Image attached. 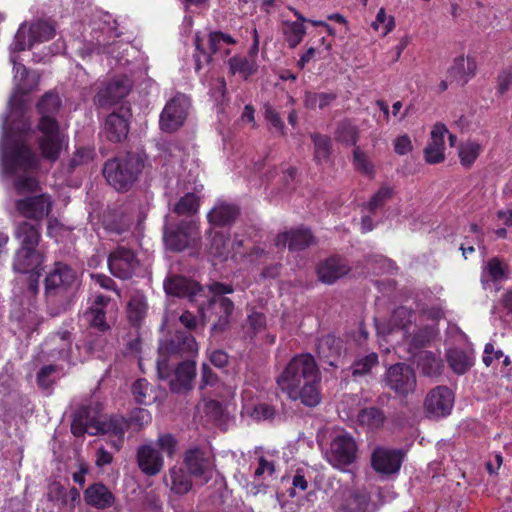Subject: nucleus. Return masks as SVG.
Wrapping results in <instances>:
<instances>
[{
  "mask_svg": "<svg viewBox=\"0 0 512 512\" xmlns=\"http://www.w3.org/2000/svg\"><path fill=\"white\" fill-rule=\"evenodd\" d=\"M319 383V369L309 353L295 355L276 377L278 389L288 399L300 400L307 407H315L320 403Z\"/></svg>",
  "mask_w": 512,
  "mask_h": 512,
  "instance_id": "1",
  "label": "nucleus"
},
{
  "mask_svg": "<svg viewBox=\"0 0 512 512\" xmlns=\"http://www.w3.org/2000/svg\"><path fill=\"white\" fill-rule=\"evenodd\" d=\"M80 285L75 269L64 262H55L44 279V297L48 313L58 316L74 303Z\"/></svg>",
  "mask_w": 512,
  "mask_h": 512,
  "instance_id": "2",
  "label": "nucleus"
},
{
  "mask_svg": "<svg viewBox=\"0 0 512 512\" xmlns=\"http://www.w3.org/2000/svg\"><path fill=\"white\" fill-rule=\"evenodd\" d=\"M0 167L6 177L37 173L40 158L25 139L6 133L0 142Z\"/></svg>",
  "mask_w": 512,
  "mask_h": 512,
  "instance_id": "3",
  "label": "nucleus"
},
{
  "mask_svg": "<svg viewBox=\"0 0 512 512\" xmlns=\"http://www.w3.org/2000/svg\"><path fill=\"white\" fill-rule=\"evenodd\" d=\"M207 289L213 296L199 308L201 320L203 323L213 320L211 333L213 335L221 334L230 327L235 306L233 301L225 295L233 293L234 286L213 281L207 285Z\"/></svg>",
  "mask_w": 512,
  "mask_h": 512,
  "instance_id": "4",
  "label": "nucleus"
},
{
  "mask_svg": "<svg viewBox=\"0 0 512 512\" xmlns=\"http://www.w3.org/2000/svg\"><path fill=\"white\" fill-rule=\"evenodd\" d=\"M144 168L142 157L134 152L121 153L105 162L103 175L117 191H128Z\"/></svg>",
  "mask_w": 512,
  "mask_h": 512,
  "instance_id": "5",
  "label": "nucleus"
},
{
  "mask_svg": "<svg viewBox=\"0 0 512 512\" xmlns=\"http://www.w3.org/2000/svg\"><path fill=\"white\" fill-rule=\"evenodd\" d=\"M197 351V342L194 336L187 331L176 330L174 333L161 340L158 346V359L156 362L158 377L168 380L172 374V366L169 357H183L194 354Z\"/></svg>",
  "mask_w": 512,
  "mask_h": 512,
  "instance_id": "6",
  "label": "nucleus"
},
{
  "mask_svg": "<svg viewBox=\"0 0 512 512\" xmlns=\"http://www.w3.org/2000/svg\"><path fill=\"white\" fill-rule=\"evenodd\" d=\"M35 132L37 133V145L43 159L56 162L61 155L67 136L61 130L56 118L39 117Z\"/></svg>",
  "mask_w": 512,
  "mask_h": 512,
  "instance_id": "7",
  "label": "nucleus"
},
{
  "mask_svg": "<svg viewBox=\"0 0 512 512\" xmlns=\"http://www.w3.org/2000/svg\"><path fill=\"white\" fill-rule=\"evenodd\" d=\"M221 43L227 45H235L236 40L229 34L221 31H212L208 34L209 50L204 48L203 38L200 32H196L194 36L195 52L193 59L195 62V71L200 72L204 65H209L213 61V55L220 50Z\"/></svg>",
  "mask_w": 512,
  "mask_h": 512,
  "instance_id": "8",
  "label": "nucleus"
},
{
  "mask_svg": "<svg viewBox=\"0 0 512 512\" xmlns=\"http://www.w3.org/2000/svg\"><path fill=\"white\" fill-rule=\"evenodd\" d=\"M406 453L401 448L376 446L370 456L372 469L384 476L398 474L405 460Z\"/></svg>",
  "mask_w": 512,
  "mask_h": 512,
  "instance_id": "9",
  "label": "nucleus"
},
{
  "mask_svg": "<svg viewBox=\"0 0 512 512\" xmlns=\"http://www.w3.org/2000/svg\"><path fill=\"white\" fill-rule=\"evenodd\" d=\"M110 273L122 280L130 279L138 269L140 262L133 249L117 245L107 258Z\"/></svg>",
  "mask_w": 512,
  "mask_h": 512,
  "instance_id": "10",
  "label": "nucleus"
},
{
  "mask_svg": "<svg viewBox=\"0 0 512 512\" xmlns=\"http://www.w3.org/2000/svg\"><path fill=\"white\" fill-rule=\"evenodd\" d=\"M114 303L109 296L98 294L95 296L91 305L84 312V318L90 328L100 333H106L111 330L112 324L108 313L113 309Z\"/></svg>",
  "mask_w": 512,
  "mask_h": 512,
  "instance_id": "11",
  "label": "nucleus"
},
{
  "mask_svg": "<svg viewBox=\"0 0 512 512\" xmlns=\"http://www.w3.org/2000/svg\"><path fill=\"white\" fill-rule=\"evenodd\" d=\"M131 117V108L123 105L107 115L103 126L105 138L112 143H121L126 140L130 130Z\"/></svg>",
  "mask_w": 512,
  "mask_h": 512,
  "instance_id": "12",
  "label": "nucleus"
},
{
  "mask_svg": "<svg viewBox=\"0 0 512 512\" xmlns=\"http://www.w3.org/2000/svg\"><path fill=\"white\" fill-rule=\"evenodd\" d=\"M385 382L397 395L407 396L416 388L415 372L409 365L397 363L386 371Z\"/></svg>",
  "mask_w": 512,
  "mask_h": 512,
  "instance_id": "13",
  "label": "nucleus"
},
{
  "mask_svg": "<svg viewBox=\"0 0 512 512\" xmlns=\"http://www.w3.org/2000/svg\"><path fill=\"white\" fill-rule=\"evenodd\" d=\"M53 203L51 195L41 193L16 200L15 209L21 216L39 222L49 216Z\"/></svg>",
  "mask_w": 512,
  "mask_h": 512,
  "instance_id": "14",
  "label": "nucleus"
},
{
  "mask_svg": "<svg viewBox=\"0 0 512 512\" xmlns=\"http://www.w3.org/2000/svg\"><path fill=\"white\" fill-rule=\"evenodd\" d=\"M183 463L192 476L201 478L205 482L211 479L213 457L205 448L196 445L187 449L183 455Z\"/></svg>",
  "mask_w": 512,
  "mask_h": 512,
  "instance_id": "15",
  "label": "nucleus"
},
{
  "mask_svg": "<svg viewBox=\"0 0 512 512\" xmlns=\"http://www.w3.org/2000/svg\"><path fill=\"white\" fill-rule=\"evenodd\" d=\"M188 110V100L184 95L173 97L160 114V128L166 133L177 131L185 122Z\"/></svg>",
  "mask_w": 512,
  "mask_h": 512,
  "instance_id": "16",
  "label": "nucleus"
},
{
  "mask_svg": "<svg viewBox=\"0 0 512 512\" xmlns=\"http://www.w3.org/2000/svg\"><path fill=\"white\" fill-rule=\"evenodd\" d=\"M195 223L181 220L178 224L165 227L163 238L167 249L175 252L185 250L194 240Z\"/></svg>",
  "mask_w": 512,
  "mask_h": 512,
  "instance_id": "17",
  "label": "nucleus"
},
{
  "mask_svg": "<svg viewBox=\"0 0 512 512\" xmlns=\"http://www.w3.org/2000/svg\"><path fill=\"white\" fill-rule=\"evenodd\" d=\"M454 395L447 386H437L426 396L424 409L429 417H445L451 413Z\"/></svg>",
  "mask_w": 512,
  "mask_h": 512,
  "instance_id": "18",
  "label": "nucleus"
},
{
  "mask_svg": "<svg viewBox=\"0 0 512 512\" xmlns=\"http://www.w3.org/2000/svg\"><path fill=\"white\" fill-rule=\"evenodd\" d=\"M55 36V27L48 21L39 20L32 23L28 29V39L20 28L15 36L16 48L19 51L31 49L34 44L49 41Z\"/></svg>",
  "mask_w": 512,
  "mask_h": 512,
  "instance_id": "19",
  "label": "nucleus"
},
{
  "mask_svg": "<svg viewBox=\"0 0 512 512\" xmlns=\"http://www.w3.org/2000/svg\"><path fill=\"white\" fill-rule=\"evenodd\" d=\"M131 86L128 77L115 76L96 94L95 102L101 107L116 104L129 94Z\"/></svg>",
  "mask_w": 512,
  "mask_h": 512,
  "instance_id": "20",
  "label": "nucleus"
},
{
  "mask_svg": "<svg viewBox=\"0 0 512 512\" xmlns=\"http://www.w3.org/2000/svg\"><path fill=\"white\" fill-rule=\"evenodd\" d=\"M357 451L353 436L347 433L338 435L331 443V460L336 467L348 466L356 460Z\"/></svg>",
  "mask_w": 512,
  "mask_h": 512,
  "instance_id": "21",
  "label": "nucleus"
},
{
  "mask_svg": "<svg viewBox=\"0 0 512 512\" xmlns=\"http://www.w3.org/2000/svg\"><path fill=\"white\" fill-rule=\"evenodd\" d=\"M196 376V365L194 361L185 360L180 362L176 368L172 367V374L169 386L173 393H184L192 389V382Z\"/></svg>",
  "mask_w": 512,
  "mask_h": 512,
  "instance_id": "22",
  "label": "nucleus"
},
{
  "mask_svg": "<svg viewBox=\"0 0 512 512\" xmlns=\"http://www.w3.org/2000/svg\"><path fill=\"white\" fill-rule=\"evenodd\" d=\"M95 431H90V435H110L117 438L120 446L123 443L125 432L127 431L126 417L120 414H112L101 418L96 412Z\"/></svg>",
  "mask_w": 512,
  "mask_h": 512,
  "instance_id": "23",
  "label": "nucleus"
},
{
  "mask_svg": "<svg viewBox=\"0 0 512 512\" xmlns=\"http://www.w3.org/2000/svg\"><path fill=\"white\" fill-rule=\"evenodd\" d=\"M315 243V236L306 227H299L280 233L276 237L277 246H286L290 251H302Z\"/></svg>",
  "mask_w": 512,
  "mask_h": 512,
  "instance_id": "24",
  "label": "nucleus"
},
{
  "mask_svg": "<svg viewBox=\"0 0 512 512\" xmlns=\"http://www.w3.org/2000/svg\"><path fill=\"white\" fill-rule=\"evenodd\" d=\"M139 469L147 476L157 475L164 466V460L156 448L151 444L140 445L136 454Z\"/></svg>",
  "mask_w": 512,
  "mask_h": 512,
  "instance_id": "25",
  "label": "nucleus"
},
{
  "mask_svg": "<svg viewBox=\"0 0 512 512\" xmlns=\"http://www.w3.org/2000/svg\"><path fill=\"white\" fill-rule=\"evenodd\" d=\"M86 505L98 510H106L115 504L116 497L102 482H95L84 490Z\"/></svg>",
  "mask_w": 512,
  "mask_h": 512,
  "instance_id": "26",
  "label": "nucleus"
},
{
  "mask_svg": "<svg viewBox=\"0 0 512 512\" xmlns=\"http://www.w3.org/2000/svg\"><path fill=\"white\" fill-rule=\"evenodd\" d=\"M350 271V266L345 258L335 255L321 262L317 267V275L320 281L332 284Z\"/></svg>",
  "mask_w": 512,
  "mask_h": 512,
  "instance_id": "27",
  "label": "nucleus"
},
{
  "mask_svg": "<svg viewBox=\"0 0 512 512\" xmlns=\"http://www.w3.org/2000/svg\"><path fill=\"white\" fill-rule=\"evenodd\" d=\"M164 290L170 296L189 298L190 300L201 290V285L181 275H172L165 279Z\"/></svg>",
  "mask_w": 512,
  "mask_h": 512,
  "instance_id": "28",
  "label": "nucleus"
},
{
  "mask_svg": "<svg viewBox=\"0 0 512 512\" xmlns=\"http://www.w3.org/2000/svg\"><path fill=\"white\" fill-rule=\"evenodd\" d=\"M385 411L377 406L361 408L356 415V423L366 432L375 433L382 430L387 422Z\"/></svg>",
  "mask_w": 512,
  "mask_h": 512,
  "instance_id": "29",
  "label": "nucleus"
},
{
  "mask_svg": "<svg viewBox=\"0 0 512 512\" xmlns=\"http://www.w3.org/2000/svg\"><path fill=\"white\" fill-rule=\"evenodd\" d=\"M43 254L37 249L19 248L14 256L13 269L19 273L42 270Z\"/></svg>",
  "mask_w": 512,
  "mask_h": 512,
  "instance_id": "30",
  "label": "nucleus"
},
{
  "mask_svg": "<svg viewBox=\"0 0 512 512\" xmlns=\"http://www.w3.org/2000/svg\"><path fill=\"white\" fill-rule=\"evenodd\" d=\"M342 348V340L332 334H327L319 338L316 345L320 360L333 367H337Z\"/></svg>",
  "mask_w": 512,
  "mask_h": 512,
  "instance_id": "31",
  "label": "nucleus"
},
{
  "mask_svg": "<svg viewBox=\"0 0 512 512\" xmlns=\"http://www.w3.org/2000/svg\"><path fill=\"white\" fill-rule=\"evenodd\" d=\"M476 69L477 65L473 57L460 55L453 60L452 65L448 69V77L451 81L465 85L475 76Z\"/></svg>",
  "mask_w": 512,
  "mask_h": 512,
  "instance_id": "32",
  "label": "nucleus"
},
{
  "mask_svg": "<svg viewBox=\"0 0 512 512\" xmlns=\"http://www.w3.org/2000/svg\"><path fill=\"white\" fill-rule=\"evenodd\" d=\"M191 476L184 468L174 466L169 470L165 483L170 488L171 493L183 496L188 494L193 487Z\"/></svg>",
  "mask_w": 512,
  "mask_h": 512,
  "instance_id": "33",
  "label": "nucleus"
},
{
  "mask_svg": "<svg viewBox=\"0 0 512 512\" xmlns=\"http://www.w3.org/2000/svg\"><path fill=\"white\" fill-rule=\"evenodd\" d=\"M240 214V208L236 204L221 202L214 206L207 218L211 225L224 227L235 222Z\"/></svg>",
  "mask_w": 512,
  "mask_h": 512,
  "instance_id": "34",
  "label": "nucleus"
},
{
  "mask_svg": "<svg viewBox=\"0 0 512 512\" xmlns=\"http://www.w3.org/2000/svg\"><path fill=\"white\" fill-rule=\"evenodd\" d=\"M96 411L92 413L90 406L80 407L74 414L71 422V432L75 437H82L85 433L95 431Z\"/></svg>",
  "mask_w": 512,
  "mask_h": 512,
  "instance_id": "35",
  "label": "nucleus"
},
{
  "mask_svg": "<svg viewBox=\"0 0 512 512\" xmlns=\"http://www.w3.org/2000/svg\"><path fill=\"white\" fill-rule=\"evenodd\" d=\"M40 230V224H31L27 221L19 223L15 236L20 241V248L37 249L41 239Z\"/></svg>",
  "mask_w": 512,
  "mask_h": 512,
  "instance_id": "36",
  "label": "nucleus"
},
{
  "mask_svg": "<svg viewBox=\"0 0 512 512\" xmlns=\"http://www.w3.org/2000/svg\"><path fill=\"white\" fill-rule=\"evenodd\" d=\"M370 495L364 491H353L336 508V512H366Z\"/></svg>",
  "mask_w": 512,
  "mask_h": 512,
  "instance_id": "37",
  "label": "nucleus"
},
{
  "mask_svg": "<svg viewBox=\"0 0 512 512\" xmlns=\"http://www.w3.org/2000/svg\"><path fill=\"white\" fill-rule=\"evenodd\" d=\"M449 367L458 375L465 374L474 364L473 357L459 348H452L446 354Z\"/></svg>",
  "mask_w": 512,
  "mask_h": 512,
  "instance_id": "38",
  "label": "nucleus"
},
{
  "mask_svg": "<svg viewBox=\"0 0 512 512\" xmlns=\"http://www.w3.org/2000/svg\"><path fill=\"white\" fill-rule=\"evenodd\" d=\"M337 93L335 92H314L305 91L303 97V104L306 109L315 110L316 108L324 110L329 107L336 99Z\"/></svg>",
  "mask_w": 512,
  "mask_h": 512,
  "instance_id": "39",
  "label": "nucleus"
},
{
  "mask_svg": "<svg viewBox=\"0 0 512 512\" xmlns=\"http://www.w3.org/2000/svg\"><path fill=\"white\" fill-rule=\"evenodd\" d=\"M62 102L56 92L48 91L36 103V111L40 117L56 118Z\"/></svg>",
  "mask_w": 512,
  "mask_h": 512,
  "instance_id": "40",
  "label": "nucleus"
},
{
  "mask_svg": "<svg viewBox=\"0 0 512 512\" xmlns=\"http://www.w3.org/2000/svg\"><path fill=\"white\" fill-rule=\"evenodd\" d=\"M314 144V160L317 164L326 163L332 153V141L328 135L314 132L310 135Z\"/></svg>",
  "mask_w": 512,
  "mask_h": 512,
  "instance_id": "41",
  "label": "nucleus"
},
{
  "mask_svg": "<svg viewBox=\"0 0 512 512\" xmlns=\"http://www.w3.org/2000/svg\"><path fill=\"white\" fill-rule=\"evenodd\" d=\"M282 34L288 47L296 48L306 35V27L301 22L283 21Z\"/></svg>",
  "mask_w": 512,
  "mask_h": 512,
  "instance_id": "42",
  "label": "nucleus"
},
{
  "mask_svg": "<svg viewBox=\"0 0 512 512\" xmlns=\"http://www.w3.org/2000/svg\"><path fill=\"white\" fill-rule=\"evenodd\" d=\"M422 373L428 377H435L441 374L443 361L431 351H423L417 361Z\"/></svg>",
  "mask_w": 512,
  "mask_h": 512,
  "instance_id": "43",
  "label": "nucleus"
},
{
  "mask_svg": "<svg viewBox=\"0 0 512 512\" xmlns=\"http://www.w3.org/2000/svg\"><path fill=\"white\" fill-rule=\"evenodd\" d=\"M230 72L235 75H240L244 80H247L251 75L257 72L258 66L253 59H248L245 56H233L228 60Z\"/></svg>",
  "mask_w": 512,
  "mask_h": 512,
  "instance_id": "44",
  "label": "nucleus"
},
{
  "mask_svg": "<svg viewBox=\"0 0 512 512\" xmlns=\"http://www.w3.org/2000/svg\"><path fill=\"white\" fill-rule=\"evenodd\" d=\"M36 173H23L9 176L13 178V187L18 195L32 194L40 189L39 181L35 177Z\"/></svg>",
  "mask_w": 512,
  "mask_h": 512,
  "instance_id": "45",
  "label": "nucleus"
},
{
  "mask_svg": "<svg viewBox=\"0 0 512 512\" xmlns=\"http://www.w3.org/2000/svg\"><path fill=\"white\" fill-rule=\"evenodd\" d=\"M395 189L393 186L385 183L371 196L367 202L366 208L370 213H375L379 208H382L387 201L393 198Z\"/></svg>",
  "mask_w": 512,
  "mask_h": 512,
  "instance_id": "46",
  "label": "nucleus"
},
{
  "mask_svg": "<svg viewBox=\"0 0 512 512\" xmlns=\"http://www.w3.org/2000/svg\"><path fill=\"white\" fill-rule=\"evenodd\" d=\"M379 363L378 354L371 352L365 356L358 357L351 365V374L353 377H361L371 372L372 368Z\"/></svg>",
  "mask_w": 512,
  "mask_h": 512,
  "instance_id": "47",
  "label": "nucleus"
},
{
  "mask_svg": "<svg viewBox=\"0 0 512 512\" xmlns=\"http://www.w3.org/2000/svg\"><path fill=\"white\" fill-rule=\"evenodd\" d=\"M352 163L354 169L360 174L366 175L370 178L375 176V166L370 160L366 152H364L359 146H356L353 150Z\"/></svg>",
  "mask_w": 512,
  "mask_h": 512,
  "instance_id": "48",
  "label": "nucleus"
},
{
  "mask_svg": "<svg viewBox=\"0 0 512 512\" xmlns=\"http://www.w3.org/2000/svg\"><path fill=\"white\" fill-rule=\"evenodd\" d=\"M335 139L344 145L356 147L359 140V129L352 123L344 121L339 124L335 132Z\"/></svg>",
  "mask_w": 512,
  "mask_h": 512,
  "instance_id": "49",
  "label": "nucleus"
},
{
  "mask_svg": "<svg viewBox=\"0 0 512 512\" xmlns=\"http://www.w3.org/2000/svg\"><path fill=\"white\" fill-rule=\"evenodd\" d=\"M414 319V310L405 306H399L392 312L390 325L392 328L406 329Z\"/></svg>",
  "mask_w": 512,
  "mask_h": 512,
  "instance_id": "50",
  "label": "nucleus"
},
{
  "mask_svg": "<svg viewBox=\"0 0 512 512\" xmlns=\"http://www.w3.org/2000/svg\"><path fill=\"white\" fill-rule=\"evenodd\" d=\"M210 254L219 261H225L229 256V239L222 233H215L210 245Z\"/></svg>",
  "mask_w": 512,
  "mask_h": 512,
  "instance_id": "51",
  "label": "nucleus"
},
{
  "mask_svg": "<svg viewBox=\"0 0 512 512\" xmlns=\"http://www.w3.org/2000/svg\"><path fill=\"white\" fill-rule=\"evenodd\" d=\"M107 345V338L105 333L88 332L83 340L82 347L89 355H94L102 352Z\"/></svg>",
  "mask_w": 512,
  "mask_h": 512,
  "instance_id": "52",
  "label": "nucleus"
},
{
  "mask_svg": "<svg viewBox=\"0 0 512 512\" xmlns=\"http://www.w3.org/2000/svg\"><path fill=\"white\" fill-rule=\"evenodd\" d=\"M147 312V304L141 297H133L128 302V319L132 325H139Z\"/></svg>",
  "mask_w": 512,
  "mask_h": 512,
  "instance_id": "53",
  "label": "nucleus"
},
{
  "mask_svg": "<svg viewBox=\"0 0 512 512\" xmlns=\"http://www.w3.org/2000/svg\"><path fill=\"white\" fill-rule=\"evenodd\" d=\"M127 430L139 431L151 422V414L144 408H135L126 417Z\"/></svg>",
  "mask_w": 512,
  "mask_h": 512,
  "instance_id": "54",
  "label": "nucleus"
},
{
  "mask_svg": "<svg viewBox=\"0 0 512 512\" xmlns=\"http://www.w3.org/2000/svg\"><path fill=\"white\" fill-rule=\"evenodd\" d=\"M199 198L194 193H186L175 204L174 212L178 215H193L199 209Z\"/></svg>",
  "mask_w": 512,
  "mask_h": 512,
  "instance_id": "55",
  "label": "nucleus"
},
{
  "mask_svg": "<svg viewBox=\"0 0 512 512\" xmlns=\"http://www.w3.org/2000/svg\"><path fill=\"white\" fill-rule=\"evenodd\" d=\"M481 152V145L474 141H468L464 145L460 147L459 150V158L460 163L466 167L470 168L476 159L479 157Z\"/></svg>",
  "mask_w": 512,
  "mask_h": 512,
  "instance_id": "56",
  "label": "nucleus"
},
{
  "mask_svg": "<svg viewBox=\"0 0 512 512\" xmlns=\"http://www.w3.org/2000/svg\"><path fill=\"white\" fill-rule=\"evenodd\" d=\"M151 391L152 386L145 378L137 379L132 385V394L138 404H150L152 401Z\"/></svg>",
  "mask_w": 512,
  "mask_h": 512,
  "instance_id": "57",
  "label": "nucleus"
},
{
  "mask_svg": "<svg viewBox=\"0 0 512 512\" xmlns=\"http://www.w3.org/2000/svg\"><path fill=\"white\" fill-rule=\"evenodd\" d=\"M434 338V329L430 326H424L417 329L412 335L410 346L415 349L426 347Z\"/></svg>",
  "mask_w": 512,
  "mask_h": 512,
  "instance_id": "58",
  "label": "nucleus"
},
{
  "mask_svg": "<svg viewBox=\"0 0 512 512\" xmlns=\"http://www.w3.org/2000/svg\"><path fill=\"white\" fill-rule=\"evenodd\" d=\"M264 118L270 123L272 127H274L282 136L286 134L285 124L280 116V114L276 111V109L269 103L264 104Z\"/></svg>",
  "mask_w": 512,
  "mask_h": 512,
  "instance_id": "59",
  "label": "nucleus"
},
{
  "mask_svg": "<svg viewBox=\"0 0 512 512\" xmlns=\"http://www.w3.org/2000/svg\"><path fill=\"white\" fill-rule=\"evenodd\" d=\"M247 323L252 334L255 336L265 330L267 318L262 312L252 311L247 316Z\"/></svg>",
  "mask_w": 512,
  "mask_h": 512,
  "instance_id": "60",
  "label": "nucleus"
},
{
  "mask_svg": "<svg viewBox=\"0 0 512 512\" xmlns=\"http://www.w3.org/2000/svg\"><path fill=\"white\" fill-rule=\"evenodd\" d=\"M177 445V439L170 433L162 434L157 439V446L159 449L166 453L170 458L175 455Z\"/></svg>",
  "mask_w": 512,
  "mask_h": 512,
  "instance_id": "61",
  "label": "nucleus"
},
{
  "mask_svg": "<svg viewBox=\"0 0 512 512\" xmlns=\"http://www.w3.org/2000/svg\"><path fill=\"white\" fill-rule=\"evenodd\" d=\"M445 146L429 143L424 149L425 161L429 164H438L444 161Z\"/></svg>",
  "mask_w": 512,
  "mask_h": 512,
  "instance_id": "62",
  "label": "nucleus"
},
{
  "mask_svg": "<svg viewBox=\"0 0 512 512\" xmlns=\"http://www.w3.org/2000/svg\"><path fill=\"white\" fill-rule=\"evenodd\" d=\"M512 91V67L502 69L497 76V93L504 95Z\"/></svg>",
  "mask_w": 512,
  "mask_h": 512,
  "instance_id": "63",
  "label": "nucleus"
},
{
  "mask_svg": "<svg viewBox=\"0 0 512 512\" xmlns=\"http://www.w3.org/2000/svg\"><path fill=\"white\" fill-rule=\"evenodd\" d=\"M276 413V409L273 405L267 403H259L254 407L252 416L258 421L273 420L276 416Z\"/></svg>",
  "mask_w": 512,
  "mask_h": 512,
  "instance_id": "64",
  "label": "nucleus"
}]
</instances>
